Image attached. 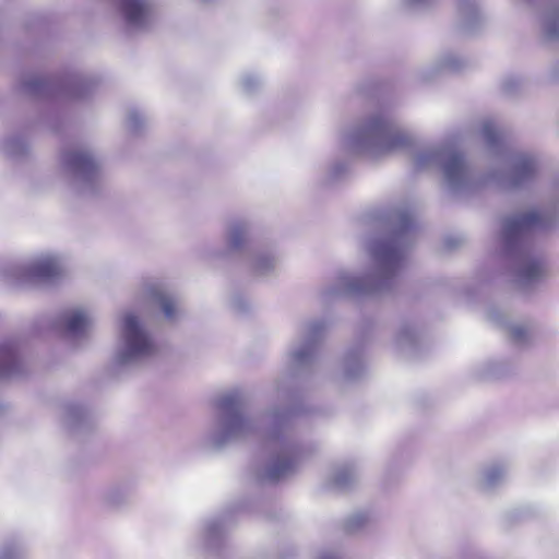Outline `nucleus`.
<instances>
[{
	"mask_svg": "<svg viewBox=\"0 0 559 559\" xmlns=\"http://www.w3.org/2000/svg\"><path fill=\"white\" fill-rule=\"evenodd\" d=\"M123 334L128 349L120 357L121 362L140 356H148L154 346L150 338L142 332L135 316L127 314L123 319Z\"/></svg>",
	"mask_w": 559,
	"mask_h": 559,
	"instance_id": "nucleus-1",
	"label": "nucleus"
},
{
	"mask_svg": "<svg viewBox=\"0 0 559 559\" xmlns=\"http://www.w3.org/2000/svg\"><path fill=\"white\" fill-rule=\"evenodd\" d=\"M547 224V217L539 211H531L508 218L503 229L508 238H515L532 229L544 227Z\"/></svg>",
	"mask_w": 559,
	"mask_h": 559,
	"instance_id": "nucleus-2",
	"label": "nucleus"
},
{
	"mask_svg": "<svg viewBox=\"0 0 559 559\" xmlns=\"http://www.w3.org/2000/svg\"><path fill=\"white\" fill-rule=\"evenodd\" d=\"M122 11L128 24L144 25L151 16V7L146 0H122Z\"/></svg>",
	"mask_w": 559,
	"mask_h": 559,
	"instance_id": "nucleus-3",
	"label": "nucleus"
},
{
	"mask_svg": "<svg viewBox=\"0 0 559 559\" xmlns=\"http://www.w3.org/2000/svg\"><path fill=\"white\" fill-rule=\"evenodd\" d=\"M66 160L74 173L82 176H90L97 170V164L94 158L82 150L67 153Z\"/></svg>",
	"mask_w": 559,
	"mask_h": 559,
	"instance_id": "nucleus-4",
	"label": "nucleus"
},
{
	"mask_svg": "<svg viewBox=\"0 0 559 559\" xmlns=\"http://www.w3.org/2000/svg\"><path fill=\"white\" fill-rule=\"evenodd\" d=\"M371 129L376 132H388L389 136L383 144V151L391 152L396 148L405 147L409 144V139L401 131H391L389 124L384 121H374Z\"/></svg>",
	"mask_w": 559,
	"mask_h": 559,
	"instance_id": "nucleus-5",
	"label": "nucleus"
},
{
	"mask_svg": "<svg viewBox=\"0 0 559 559\" xmlns=\"http://www.w3.org/2000/svg\"><path fill=\"white\" fill-rule=\"evenodd\" d=\"M466 173L463 156L460 153L451 154L444 163V174L450 182H456L464 178Z\"/></svg>",
	"mask_w": 559,
	"mask_h": 559,
	"instance_id": "nucleus-6",
	"label": "nucleus"
},
{
	"mask_svg": "<svg viewBox=\"0 0 559 559\" xmlns=\"http://www.w3.org/2000/svg\"><path fill=\"white\" fill-rule=\"evenodd\" d=\"M60 265L55 258H45L32 266V274L40 280L55 278L60 274Z\"/></svg>",
	"mask_w": 559,
	"mask_h": 559,
	"instance_id": "nucleus-7",
	"label": "nucleus"
},
{
	"mask_svg": "<svg viewBox=\"0 0 559 559\" xmlns=\"http://www.w3.org/2000/svg\"><path fill=\"white\" fill-rule=\"evenodd\" d=\"M295 467V460L292 456H282L273 463L267 471V477L271 480H277L281 477L287 475Z\"/></svg>",
	"mask_w": 559,
	"mask_h": 559,
	"instance_id": "nucleus-8",
	"label": "nucleus"
},
{
	"mask_svg": "<svg viewBox=\"0 0 559 559\" xmlns=\"http://www.w3.org/2000/svg\"><path fill=\"white\" fill-rule=\"evenodd\" d=\"M152 299L155 304H157L165 317L167 318H173L174 317V313H175V304L173 301V299L162 289L159 288H154L152 290Z\"/></svg>",
	"mask_w": 559,
	"mask_h": 559,
	"instance_id": "nucleus-9",
	"label": "nucleus"
},
{
	"mask_svg": "<svg viewBox=\"0 0 559 559\" xmlns=\"http://www.w3.org/2000/svg\"><path fill=\"white\" fill-rule=\"evenodd\" d=\"M546 269L542 261H528L521 271V276L527 282L538 280L545 275Z\"/></svg>",
	"mask_w": 559,
	"mask_h": 559,
	"instance_id": "nucleus-10",
	"label": "nucleus"
},
{
	"mask_svg": "<svg viewBox=\"0 0 559 559\" xmlns=\"http://www.w3.org/2000/svg\"><path fill=\"white\" fill-rule=\"evenodd\" d=\"M88 323L87 317L82 311H73L67 317V330L73 334L83 332Z\"/></svg>",
	"mask_w": 559,
	"mask_h": 559,
	"instance_id": "nucleus-11",
	"label": "nucleus"
},
{
	"mask_svg": "<svg viewBox=\"0 0 559 559\" xmlns=\"http://www.w3.org/2000/svg\"><path fill=\"white\" fill-rule=\"evenodd\" d=\"M4 364L0 367V377L10 374L16 366V358L12 352L3 355Z\"/></svg>",
	"mask_w": 559,
	"mask_h": 559,
	"instance_id": "nucleus-12",
	"label": "nucleus"
},
{
	"mask_svg": "<svg viewBox=\"0 0 559 559\" xmlns=\"http://www.w3.org/2000/svg\"><path fill=\"white\" fill-rule=\"evenodd\" d=\"M374 254L383 260H392L396 255V250L390 245H383L374 249Z\"/></svg>",
	"mask_w": 559,
	"mask_h": 559,
	"instance_id": "nucleus-13",
	"label": "nucleus"
},
{
	"mask_svg": "<svg viewBox=\"0 0 559 559\" xmlns=\"http://www.w3.org/2000/svg\"><path fill=\"white\" fill-rule=\"evenodd\" d=\"M483 132L487 141L491 144L499 140L498 132L491 123H486L483 128Z\"/></svg>",
	"mask_w": 559,
	"mask_h": 559,
	"instance_id": "nucleus-14",
	"label": "nucleus"
},
{
	"mask_svg": "<svg viewBox=\"0 0 559 559\" xmlns=\"http://www.w3.org/2000/svg\"><path fill=\"white\" fill-rule=\"evenodd\" d=\"M238 403V400H237V396L235 395H229V396H226L222 400V407L224 409H228V408H231L234 405H236Z\"/></svg>",
	"mask_w": 559,
	"mask_h": 559,
	"instance_id": "nucleus-15",
	"label": "nucleus"
},
{
	"mask_svg": "<svg viewBox=\"0 0 559 559\" xmlns=\"http://www.w3.org/2000/svg\"><path fill=\"white\" fill-rule=\"evenodd\" d=\"M534 170V162L531 158H526L522 162L521 173L528 174Z\"/></svg>",
	"mask_w": 559,
	"mask_h": 559,
	"instance_id": "nucleus-16",
	"label": "nucleus"
},
{
	"mask_svg": "<svg viewBox=\"0 0 559 559\" xmlns=\"http://www.w3.org/2000/svg\"><path fill=\"white\" fill-rule=\"evenodd\" d=\"M548 33L551 37H556L558 35V32H557L555 25L549 26Z\"/></svg>",
	"mask_w": 559,
	"mask_h": 559,
	"instance_id": "nucleus-17",
	"label": "nucleus"
},
{
	"mask_svg": "<svg viewBox=\"0 0 559 559\" xmlns=\"http://www.w3.org/2000/svg\"><path fill=\"white\" fill-rule=\"evenodd\" d=\"M237 234H238V230H236V231H235V236H234V237H235V243H236V245H237V243H238V241H239V239H238V235H237Z\"/></svg>",
	"mask_w": 559,
	"mask_h": 559,
	"instance_id": "nucleus-18",
	"label": "nucleus"
}]
</instances>
